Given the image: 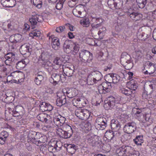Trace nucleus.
<instances>
[{
    "mask_svg": "<svg viewBox=\"0 0 156 156\" xmlns=\"http://www.w3.org/2000/svg\"><path fill=\"white\" fill-rule=\"evenodd\" d=\"M51 77L49 78L50 82L56 85L60 81L63 82L66 80V77L63 74L58 73V69H55V66L53 67L46 68Z\"/></svg>",
    "mask_w": 156,
    "mask_h": 156,
    "instance_id": "obj_1",
    "label": "nucleus"
},
{
    "mask_svg": "<svg viewBox=\"0 0 156 156\" xmlns=\"http://www.w3.org/2000/svg\"><path fill=\"white\" fill-rule=\"evenodd\" d=\"M137 82L133 80H132L128 82L127 87L121 89L120 91L126 96H130V97L134 98L135 96L136 90L138 87Z\"/></svg>",
    "mask_w": 156,
    "mask_h": 156,
    "instance_id": "obj_2",
    "label": "nucleus"
},
{
    "mask_svg": "<svg viewBox=\"0 0 156 156\" xmlns=\"http://www.w3.org/2000/svg\"><path fill=\"white\" fill-rule=\"evenodd\" d=\"M62 128H59L57 132L60 137L67 139L70 138L72 136L73 130L72 127L69 125L64 124L63 125Z\"/></svg>",
    "mask_w": 156,
    "mask_h": 156,
    "instance_id": "obj_3",
    "label": "nucleus"
},
{
    "mask_svg": "<svg viewBox=\"0 0 156 156\" xmlns=\"http://www.w3.org/2000/svg\"><path fill=\"white\" fill-rule=\"evenodd\" d=\"M29 20L31 24L32 29H34L38 22H41L43 21V18L42 15H38L34 12L32 13L31 16Z\"/></svg>",
    "mask_w": 156,
    "mask_h": 156,
    "instance_id": "obj_4",
    "label": "nucleus"
},
{
    "mask_svg": "<svg viewBox=\"0 0 156 156\" xmlns=\"http://www.w3.org/2000/svg\"><path fill=\"white\" fill-rule=\"evenodd\" d=\"M79 56L80 60L85 63H90L93 58L92 54L86 50H83L80 51Z\"/></svg>",
    "mask_w": 156,
    "mask_h": 156,
    "instance_id": "obj_5",
    "label": "nucleus"
},
{
    "mask_svg": "<svg viewBox=\"0 0 156 156\" xmlns=\"http://www.w3.org/2000/svg\"><path fill=\"white\" fill-rule=\"evenodd\" d=\"M95 126L98 130H103L107 126L106 119L103 117H98L95 120Z\"/></svg>",
    "mask_w": 156,
    "mask_h": 156,
    "instance_id": "obj_6",
    "label": "nucleus"
},
{
    "mask_svg": "<svg viewBox=\"0 0 156 156\" xmlns=\"http://www.w3.org/2000/svg\"><path fill=\"white\" fill-rule=\"evenodd\" d=\"M117 98H115L114 97L111 96L108 97V101L105 103V105H108L109 108H116L117 111H119L120 112H122V109L121 108H117L119 103V101L117 100Z\"/></svg>",
    "mask_w": 156,
    "mask_h": 156,
    "instance_id": "obj_7",
    "label": "nucleus"
},
{
    "mask_svg": "<svg viewBox=\"0 0 156 156\" xmlns=\"http://www.w3.org/2000/svg\"><path fill=\"white\" fill-rule=\"evenodd\" d=\"M136 123L133 122H128L126 123L123 129V131L127 134H131L135 132L136 129Z\"/></svg>",
    "mask_w": 156,
    "mask_h": 156,
    "instance_id": "obj_8",
    "label": "nucleus"
},
{
    "mask_svg": "<svg viewBox=\"0 0 156 156\" xmlns=\"http://www.w3.org/2000/svg\"><path fill=\"white\" fill-rule=\"evenodd\" d=\"M120 62L122 65L126 66L129 64H130L132 66L131 68L133 66L131 58L130 55L126 52H124L122 53Z\"/></svg>",
    "mask_w": 156,
    "mask_h": 156,
    "instance_id": "obj_9",
    "label": "nucleus"
},
{
    "mask_svg": "<svg viewBox=\"0 0 156 156\" xmlns=\"http://www.w3.org/2000/svg\"><path fill=\"white\" fill-rule=\"evenodd\" d=\"M107 3L110 8L119 9L122 7L123 2L122 0H108Z\"/></svg>",
    "mask_w": 156,
    "mask_h": 156,
    "instance_id": "obj_10",
    "label": "nucleus"
},
{
    "mask_svg": "<svg viewBox=\"0 0 156 156\" xmlns=\"http://www.w3.org/2000/svg\"><path fill=\"white\" fill-rule=\"evenodd\" d=\"M41 134L38 132H36L34 131H31L28 135V140L31 141L32 143L35 144H37V143L36 141L37 139H38V136H40Z\"/></svg>",
    "mask_w": 156,
    "mask_h": 156,
    "instance_id": "obj_11",
    "label": "nucleus"
},
{
    "mask_svg": "<svg viewBox=\"0 0 156 156\" xmlns=\"http://www.w3.org/2000/svg\"><path fill=\"white\" fill-rule=\"evenodd\" d=\"M86 140L87 143L93 147L98 146L99 143L96 139V136L87 135L86 136Z\"/></svg>",
    "mask_w": 156,
    "mask_h": 156,
    "instance_id": "obj_12",
    "label": "nucleus"
},
{
    "mask_svg": "<svg viewBox=\"0 0 156 156\" xmlns=\"http://www.w3.org/2000/svg\"><path fill=\"white\" fill-rule=\"evenodd\" d=\"M66 120V118L60 115L54 117V122L57 126H62L64 124Z\"/></svg>",
    "mask_w": 156,
    "mask_h": 156,
    "instance_id": "obj_13",
    "label": "nucleus"
},
{
    "mask_svg": "<svg viewBox=\"0 0 156 156\" xmlns=\"http://www.w3.org/2000/svg\"><path fill=\"white\" fill-rule=\"evenodd\" d=\"M62 61L61 59L59 57L55 58L53 61V64L52 66H51L52 64L49 61H48L46 62V64H45V66L47 65L49 67H53L54 66H55V69H58V68L60 67V65L62 64Z\"/></svg>",
    "mask_w": 156,
    "mask_h": 156,
    "instance_id": "obj_14",
    "label": "nucleus"
},
{
    "mask_svg": "<svg viewBox=\"0 0 156 156\" xmlns=\"http://www.w3.org/2000/svg\"><path fill=\"white\" fill-rule=\"evenodd\" d=\"M20 51L21 54L24 55L27 54L28 56L30 54V52L31 51V48L29 45L25 44L21 46Z\"/></svg>",
    "mask_w": 156,
    "mask_h": 156,
    "instance_id": "obj_15",
    "label": "nucleus"
},
{
    "mask_svg": "<svg viewBox=\"0 0 156 156\" xmlns=\"http://www.w3.org/2000/svg\"><path fill=\"white\" fill-rule=\"evenodd\" d=\"M51 54L50 51H44L42 52L38 59L39 62L42 61L44 63L49 59L51 56Z\"/></svg>",
    "mask_w": 156,
    "mask_h": 156,
    "instance_id": "obj_16",
    "label": "nucleus"
},
{
    "mask_svg": "<svg viewBox=\"0 0 156 156\" xmlns=\"http://www.w3.org/2000/svg\"><path fill=\"white\" fill-rule=\"evenodd\" d=\"M5 58L6 59L5 64L6 65L10 66V64L15 59V55L12 52H9L5 55Z\"/></svg>",
    "mask_w": 156,
    "mask_h": 156,
    "instance_id": "obj_17",
    "label": "nucleus"
},
{
    "mask_svg": "<svg viewBox=\"0 0 156 156\" xmlns=\"http://www.w3.org/2000/svg\"><path fill=\"white\" fill-rule=\"evenodd\" d=\"M1 3L5 7H12L16 4L15 0H1Z\"/></svg>",
    "mask_w": 156,
    "mask_h": 156,
    "instance_id": "obj_18",
    "label": "nucleus"
},
{
    "mask_svg": "<svg viewBox=\"0 0 156 156\" xmlns=\"http://www.w3.org/2000/svg\"><path fill=\"white\" fill-rule=\"evenodd\" d=\"M111 126L112 130L117 133V132L120 129L121 125L118 120H112L111 121Z\"/></svg>",
    "mask_w": 156,
    "mask_h": 156,
    "instance_id": "obj_19",
    "label": "nucleus"
},
{
    "mask_svg": "<svg viewBox=\"0 0 156 156\" xmlns=\"http://www.w3.org/2000/svg\"><path fill=\"white\" fill-rule=\"evenodd\" d=\"M117 133H115L112 130H107L105 133L104 139L105 140H111L113 139L115 137Z\"/></svg>",
    "mask_w": 156,
    "mask_h": 156,
    "instance_id": "obj_20",
    "label": "nucleus"
},
{
    "mask_svg": "<svg viewBox=\"0 0 156 156\" xmlns=\"http://www.w3.org/2000/svg\"><path fill=\"white\" fill-rule=\"evenodd\" d=\"M66 103V97L64 94L61 97L58 98L56 100V104L58 106L61 107Z\"/></svg>",
    "mask_w": 156,
    "mask_h": 156,
    "instance_id": "obj_21",
    "label": "nucleus"
},
{
    "mask_svg": "<svg viewBox=\"0 0 156 156\" xmlns=\"http://www.w3.org/2000/svg\"><path fill=\"white\" fill-rule=\"evenodd\" d=\"M28 60L27 58L22 59L18 62L16 64V68L17 69L21 70L23 69L28 63Z\"/></svg>",
    "mask_w": 156,
    "mask_h": 156,
    "instance_id": "obj_22",
    "label": "nucleus"
},
{
    "mask_svg": "<svg viewBox=\"0 0 156 156\" xmlns=\"http://www.w3.org/2000/svg\"><path fill=\"white\" fill-rule=\"evenodd\" d=\"M50 116L44 112L39 113L37 116V119L40 121L43 122H47L48 121V118H49Z\"/></svg>",
    "mask_w": 156,
    "mask_h": 156,
    "instance_id": "obj_23",
    "label": "nucleus"
},
{
    "mask_svg": "<svg viewBox=\"0 0 156 156\" xmlns=\"http://www.w3.org/2000/svg\"><path fill=\"white\" fill-rule=\"evenodd\" d=\"M103 88V93L105 94L106 92H109L112 88L111 82H103L102 83Z\"/></svg>",
    "mask_w": 156,
    "mask_h": 156,
    "instance_id": "obj_24",
    "label": "nucleus"
},
{
    "mask_svg": "<svg viewBox=\"0 0 156 156\" xmlns=\"http://www.w3.org/2000/svg\"><path fill=\"white\" fill-rule=\"evenodd\" d=\"M128 15L132 19L135 21L139 20L142 17V14L138 12H133Z\"/></svg>",
    "mask_w": 156,
    "mask_h": 156,
    "instance_id": "obj_25",
    "label": "nucleus"
},
{
    "mask_svg": "<svg viewBox=\"0 0 156 156\" xmlns=\"http://www.w3.org/2000/svg\"><path fill=\"white\" fill-rule=\"evenodd\" d=\"M69 42L68 41H65L63 44V49L64 52L66 53H70L72 50V46L71 44L69 43Z\"/></svg>",
    "mask_w": 156,
    "mask_h": 156,
    "instance_id": "obj_26",
    "label": "nucleus"
},
{
    "mask_svg": "<svg viewBox=\"0 0 156 156\" xmlns=\"http://www.w3.org/2000/svg\"><path fill=\"white\" fill-rule=\"evenodd\" d=\"M125 156H128L130 153H133L134 148L129 146L123 145Z\"/></svg>",
    "mask_w": 156,
    "mask_h": 156,
    "instance_id": "obj_27",
    "label": "nucleus"
},
{
    "mask_svg": "<svg viewBox=\"0 0 156 156\" xmlns=\"http://www.w3.org/2000/svg\"><path fill=\"white\" fill-rule=\"evenodd\" d=\"M73 68V69H72L70 67H65L63 68V72L66 76L68 77L72 76L74 71V68Z\"/></svg>",
    "mask_w": 156,
    "mask_h": 156,
    "instance_id": "obj_28",
    "label": "nucleus"
},
{
    "mask_svg": "<svg viewBox=\"0 0 156 156\" xmlns=\"http://www.w3.org/2000/svg\"><path fill=\"white\" fill-rule=\"evenodd\" d=\"M92 75L94 77L96 81L98 83L102 79V75L99 71H94L92 73Z\"/></svg>",
    "mask_w": 156,
    "mask_h": 156,
    "instance_id": "obj_29",
    "label": "nucleus"
},
{
    "mask_svg": "<svg viewBox=\"0 0 156 156\" xmlns=\"http://www.w3.org/2000/svg\"><path fill=\"white\" fill-rule=\"evenodd\" d=\"M72 46V48L71 52L73 54L75 55L79 51L80 49V46L79 44L76 42L73 43L71 44Z\"/></svg>",
    "mask_w": 156,
    "mask_h": 156,
    "instance_id": "obj_30",
    "label": "nucleus"
},
{
    "mask_svg": "<svg viewBox=\"0 0 156 156\" xmlns=\"http://www.w3.org/2000/svg\"><path fill=\"white\" fill-rule=\"evenodd\" d=\"M76 149V147L74 144H69L67 145L66 150L67 152L72 154L74 153Z\"/></svg>",
    "mask_w": 156,
    "mask_h": 156,
    "instance_id": "obj_31",
    "label": "nucleus"
},
{
    "mask_svg": "<svg viewBox=\"0 0 156 156\" xmlns=\"http://www.w3.org/2000/svg\"><path fill=\"white\" fill-rule=\"evenodd\" d=\"M75 89H70L66 92V94L68 98H72L77 95V94L75 93Z\"/></svg>",
    "mask_w": 156,
    "mask_h": 156,
    "instance_id": "obj_32",
    "label": "nucleus"
},
{
    "mask_svg": "<svg viewBox=\"0 0 156 156\" xmlns=\"http://www.w3.org/2000/svg\"><path fill=\"white\" fill-rule=\"evenodd\" d=\"M87 83L89 85H93L94 84L98 83L92 74L88 75L87 78Z\"/></svg>",
    "mask_w": 156,
    "mask_h": 156,
    "instance_id": "obj_33",
    "label": "nucleus"
},
{
    "mask_svg": "<svg viewBox=\"0 0 156 156\" xmlns=\"http://www.w3.org/2000/svg\"><path fill=\"white\" fill-rule=\"evenodd\" d=\"M135 144L137 145H141L144 142L143 137L142 136H138L133 140Z\"/></svg>",
    "mask_w": 156,
    "mask_h": 156,
    "instance_id": "obj_34",
    "label": "nucleus"
},
{
    "mask_svg": "<svg viewBox=\"0 0 156 156\" xmlns=\"http://www.w3.org/2000/svg\"><path fill=\"white\" fill-rule=\"evenodd\" d=\"M80 24L83 27H88L90 25V20L88 18H83L80 21Z\"/></svg>",
    "mask_w": 156,
    "mask_h": 156,
    "instance_id": "obj_35",
    "label": "nucleus"
},
{
    "mask_svg": "<svg viewBox=\"0 0 156 156\" xmlns=\"http://www.w3.org/2000/svg\"><path fill=\"white\" fill-rule=\"evenodd\" d=\"M111 78L112 80V82L114 83H118L120 80V78L119 76L114 74H110Z\"/></svg>",
    "mask_w": 156,
    "mask_h": 156,
    "instance_id": "obj_36",
    "label": "nucleus"
},
{
    "mask_svg": "<svg viewBox=\"0 0 156 156\" xmlns=\"http://www.w3.org/2000/svg\"><path fill=\"white\" fill-rule=\"evenodd\" d=\"M106 29L105 27H103L99 29L98 32V35L99 36L100 39H103L106 32Z\"/></svg>",
    "mask_w": 156,
    "mask_h": 156,
    "instance_id": "obj_37",
    "label": "nucleus"
},
{
    "mask_svg": "<svg viewBox=\"0 0 156 156\" xmlns=\"http://www.w3.org/2000/svg\"><path fill=\"white\" fill-rule=\"evenodd\" d=\"M136 2L139 7L140 8H143L147 3L149 2L148 0H136Z\"/></svg>",
    "mask_w": 156,
    "mask_h": 156,
    "instance_id": "obj_38",
    "label": "nucleus"
},
{
    "mask_svg": "<svg viewBox=\"0 0 156 156\" xmlns=\"http://www.w3.org/2000/svg\"><path fill=\"white\" fill-rule=\"evenodd\" d=\"M151 115L149 114H143L142 119V121L143 122H148L150 123L152 122V120L150 118Z\"/></svg>",
    "mask_w": 156,
    "mask_h": 156,
    "instance_id": "obj_39",
    "label": "nucleus"
},
{
    "mask_svg": "<svg viewBox=\"0 0 156 156\" xmlns=\"http://www.w3.org/2000/svg\"><path fill=\"white\" fill-rule=\"evenodd\" d=\"M138 37L139 39L142 41H144L148 37V35L145 32H142L137 34Z\"/></svg>",
    "mask_w": 156,
    "mask_h": 156,
    "instance_id": "obj_40",
    "label": "nucleus"
},
{
    "mask_svg": "<svg viewBox=\"0 0 156 156\" xmlns=\"http://www.w3.org/2000/svg\"><path fill=\"white\" fill-rule=\"evenodd\" d=\"M90 115V112L86 109H83L82 112V117L81 119L83 120H86L88 119Z\"/></svg>",
    "mask_w": 156,
    "mask_h": 156,
    "instance_id": "obj_41",
    "label": "nucleus"
},
{
    "mask_svg": "<svg viewBox=\"0 0 156 156\" xmlns=\"http://www.w3.org/2000/svg\"><path fill=\"white\" fill-rule=\"evenodd\" d=\"M116 154L118 156H125L124 148L123 145L116 149L115 151Z\"/></svg>",
    "mask_w": 156,
    "mask_h": 156,
    "instance_id": "obj_42",
    "label": "nucleus"
},
{
    "mask_svg": "<svg viewBox=\"0 0 156 156\" xmlns=\"http://www.w3.org/2000/svg\"><path fill=\"white\" fill-rule=\"evenodd\" d=\"M32 3L38 9L41 8L42 5L41 0H31Z\"/></svg>",
    "mask_w": 156,
    "mask_h": 156,
    "instance_id": "obj_43",
    "label": "nucleus"
},
{
    "mask_svg": "<svg viewBox=\"0 0 156 156\" xmlns=\"http://www.w3.org/2000/svg\"><path fill=\"white\" fill-rule=\"evenodd\" d=\"M20 75L18 72L16 71H14L10 74V76H8L7 78V80H8V79L10 76H12L13 80H16V79H18V80L19 81V79H18L19 78Z\"/></svg>",
    "mask_w": 156,
    "mask_h": 156,
    "instance_id": "obj_44",
    "label": "nucleus"
},
{
    "mask_svg": "<svg viewBox=\"0 0 156 156\" xmlns=\"http://www.w3.org/2000/svg\"><path fill=\"white\" fill-rule=\"evenodd\" d=\"M38 136V139H37L36 141L37 143V144H36L37 146H40V143H44L46 141V137L45 136H43L41 134L40 136Z\"/></svg>",
    "mask_w": 156,
    "mask_h": 156,
    "instance_id": "obj_45",
    "label": "nucleus"
},
{
    "mask_svg": "<svg viewBox=\"0 0 156 156\" xmlns=\"http://www.w3.org/2000/svg\"><path fill=\"white\" fill-rule=\"evenodd\" d=\"M103 21V19L100 18L92 17V19L91 20V24L102 23Z\"/></svg>",
    "mask_w": 156,
    "mask_h": 156,
    "instance_id": "obj_46",
    "label": "nucleus"
},
{
    "mask_svg": "<svg viewBox=\"0 0 156 156\" xmlns=\"http://www.w3.org/2000/svg\"><path fill=\"white\" fill-rule=\"evenodd\" d=\"M79 103H80V107L85 106L87 102V100L84 97L79 98Z\"/></svg>",
    "mask_w": 156,
    "mask_h": 156,
    "instance_id": "obj_47",
    "label": "nucleus"
},
{
    "mask_svg": "<svg viewBox=\"0 0 156 156\" xmlns=\"http://www.w3.org/2000/svg\"><path fill=\"white\" fill-rule=\"evenodd\" d=\"M83 111V109L81 108L76 109L75 111V115L80 119H81V118H83L82 115Z\"/></svg>",
    "mask_w": 156,
    "mask_h": 156,
    "instance_id": "obj_48",
    "label": "nucleus"
},
{
    "mask_svg": "<svg viewBox=\"0 0 156 156\" xmlns=\"http://www.w3.org/2000/svg\"><path fill=\"white\" fill-rule=\"evenodd\" d=\"M23 40V38L21 35L19 34H16L14 36V41H16V42H19Z\"/></svg>",
    "mask_w": 156,
    "mask_h": 156,
    "instance_id": "obj_49",
    "label": "nucleus"
},
{
    "mask_svg": "<svg viewBox=\"0 0 156 156\" xmlns=\"http://www.w3.org/2000/svg\"><path fill=\"white\" fill-rule=\"evenodd\" d=\"M73 14L76 16L78 17L82 18L83 17L81 16L82 12L77 9H74L73 11Z\"/></svg>",
    "mask_w": 156,
    "mask_h": 156,
    "instance_id": "obj_50",
    "label": "nucleus"
},
{
    "mask_svg": "<svg viewBox=\"0 0 156 156\" xmlns=\"http://www.w3.org/2000/svg\"><path fill=\"white\" fill-rule=\"evenodd\" d=\"M46 123L44 126L47 128V129H49L50 128L53 127V124L52 122L50 120L48 119V121Z\"/></svg>",
    "mask_w": 156,
    "mask_h": 156,
    "instance_id": "obj_51",
    "label": "nucleus"
},
{
    "mask_svg": "<svg viewBox=\"0 0 156 156\" xmlns=\"http://www.w3.org/2000/svg\"><path fill=\"white\" fill-rule=\"evenodd\" d=\"M72 103L73 106L80 107V103L79 98H74L72 101Z\"/></svg>",
    "mask_w": 156,
    "mask_h": 156,
    "instance_id": "obj_52",
    "label": "nucleus"
},
{
    "mask_svg": "<svg viewBox=\"0 0 156 156\" xmlns=\"http://www.w3.org/2000/svg\"><path fill=\"white\" fill-rule=\"evenodd\" d=\"M6 98L5 99V100L7 103L12 102L14 99V98L12 96H8L7 94H5Z\"/></svg>",
    "mask_w": 156,
    "mask_h": 156,
    "instance_id": "obj_53",
    "label": "nucleus"
},
{
    "mask_svg": "<svg viewBox=\"0 0 156 156\" xmlns=\"http://www.w3.org/2000/svg\"><path fill=\"white\" fill-rule=\"evenodd\" d=\"M51 38V39L52 43L57 44L58 43H60L59 39L57 37H54L53 36H51V37H49V39Z\"/></svg>",
    "mask_w": 156,
    "mask_h": 156,
    "instance_id": "obj_54",
    "label": "nucleus"
},
{
    "mask_svg": "<svg viewBox=\"0 0 156 156\" xmlns=\"http://www.w3.org/2000/svg\"><path fill=\"white\" fill-rule=\"evenodd\" d=\"M65 29L64 26H60L57 27L55 29L56 31L59 33H60L63 32L65 30Z\"/></svg>",
    "mask_w": 156,
    "mask_h": 156,
    "instance_id": "obj_55",
    "label": "nucleus"
},
{
    "mask_svg": "<svg viewBox=\"0 0 156 156\" xmlns=\"http://www.w3.org/2000/svg\"><path fill=\"white\" fill-rule=\"evenodd\" d=\"M45 89L44 91L47 93L51 94L53 93L52 90L50 87L47 86H45L44 87Z\"/></svg>",
    "mask_w": 156,
    "mask_h": 156,
    "instance_id": "obj_56",
    "label": "nucleus"
},
{
    "mask_svg": "<svg viewBox=\"0 0 156 156\" xmlns=\"http://www.w3.org/2000/svg\"><path fill=\"white\" fill-rule=\"evenodd\" d=\"M150 20H152L153 19H156V10H154L149 15Z\"/></svg>",
    "mask_w": 156,
    "mask_h": 156,
    "instance_id": "obj_57",
    "label": "nucleus"
},
{
    "mask_svg": "<svg viewBox=\"0 0 156 156\" xmlns=\"http://www.w3.org/2000/svg\"><path fill=\"white\" fill-rule=\"evenodd\" d=\"M14 109L21 114L22 111L23 110V108L22 106L19 105L16 106Z\"/></svg>",
    "mask_w": 156,
    "mask_h": 156,
    "instance_id": "obj_58",
    "label": "nucleus"
},
{
    "mask_svg": "<svg viewBox=\"0 0 156 156\" xmlns=\"http://www.w3.org/2000/svg\"><path fill=\"white\" fill-rule=\"evenodd\" d=\"M46 106L45 107V108L43 109L44 111H51L53 109L52 106L50 104H46Z\"/></svg>",
    "mask_w": 156,
    "mask_h": 156,
    "instance_id": "obj_59",
    "label": "nucleus"
},
{
    "mask_svg": "<svg viewBox=\"0 0 156 156\" xmlns=\"http://www.w3.org/2000/svg\"><path fill=\"white\" fill-rule=\"evenodd\" d=\"M156 68L154 66H151V67H149L148 69V71L149 75L152 74L155 71Z\"/></svg>",
    "mask_w": 156,
    "mask_h": 156,
    "instance_id": "obj_60",
    "label": "nucleus"
},
{
    "mask_svg": "<svg viewBox=\"0 0 156 156\" xmlns=\"http://www.w3.org/2000/svg\"><path fill=\"white\" fill-rule=\"evenodd\" d=\"M0 136L3 137L4 138H5V139H6L9 136V134L6 131H3L1 132Z\"/></svg>",
    "mask_w": 156,
    "mask_h": 156,
    "instance_id": "obj_61",
    "label": "nucleus"
},
{
    "mask_svg": "<svg viewBox=\"0 0 156 156\" xmlns=\"http://www.w3.org/2000/svg\"><path fill=\"white\" fill-rule=\"evenodd\" d=\"M132 112H136L135 113L137 114H143L142 113L141 109L139 108H133V109Z\"/></svg>",
    "mask_w": 156,
    "mask_h": 156,
    "instance_id": "obj_62",
    "label": "nucleus"
},
{
    "mask_svg": "<svg viewBox=\"0 0 156 156\" xmlns=\"http://www.w3.org/2000/svg\"><path fill=\"white\" fill-rule=\"evenodd\" d=\"M12 115L13 116L15 117H21V114L18 112L16 111L15 110V109H13V110L12 111Z\"/></svg>",
    "mask_w": 156,
    "mask_h": 156,
    "instance_id": "obj_63",
    "label": "nucleus"
},
{
    "mask_svg": "<svg viewBox=\"0 0 156 156\" xmlns=\"http://www.w3.org/2000/svg\"><path fill=\"white\" fill-rule=\"evenodd\" d=\"M76 2L75 1L73 0H71L68 2V5L70 7L73 8L74 7L76 4Z\"/></svg>",
    "mask_w": 156,
    "mask_h": 156,
    "instance_id": "obj_64",
    "label": "nucleus"
}]
</instances>
